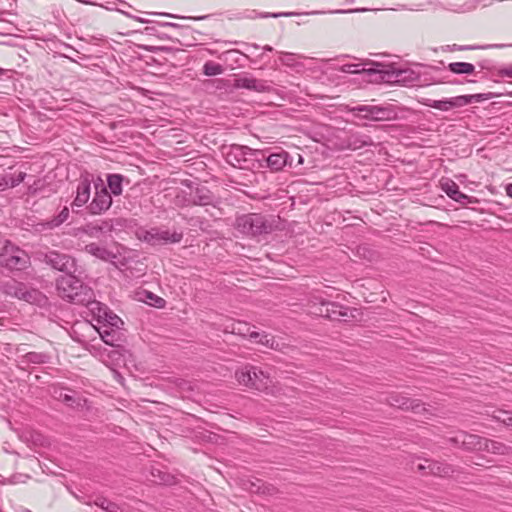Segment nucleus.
Listing matches in <instances>:
<instances>
[{
	"mask_svg": "<svg viewBox=\"0 0 512 512\" xmlns=\"http://www.w3.org/2000/svg\"><path fill=\"white\" fill-rule=\"evenodd\" d=\"M235 378L240 385L252 390L269 395H276L279 392V388L273 384L270 375L254 365L248 364L237 369Z\"/></svg>",
	"mask_w": 512,
	"mask_h": 512,
	"instance_id": "nucleus-1",
	"label": "nucleus"
},
{
	"mask_svg": "<svg viewBox=\"0 0 512 512\" xmlns=\"http://www.w3.org/2000/svg\"><path fill=\"white\" fill-rule=\"evenodd\" d=\"M235 228L245 236L258 237L273 232L276 228V220L273 216L248 213L236 218Z\"/></svg>",
	"mask_w": 512,
	"mask_h": 512,
	"instance_id": "nucleus-2",
	"label": "nucleus"
},
{
	"mask_svg": "<svg viewBox=\"0 0 512 512\" xmlns=\"http://www.w3.org/2000/svg\"><path fill=\"white\" fill-rule=\"evenodd\" d=\"M59 296L76 304H85L92 299V290L83 284L76 273H67L57 279Z\"/></svg>",
	"mask_w": 512,
	"mask_h": 512,
	"instance_id": "nucleus-3",
	"label": "nucleus"
},
{
	"mask_svg": "<svg viewBox=\"0 0 512 512\" xmlns=\"http://www.w3.org/2000/svg\"><path fill=\"white\" fill-rule=\"evenodd\" d=\"M223 154L228 164L235 168L245 170H260L258 156L260 150L251 149L248 146L232 144L225 147Z\"/></svg>",
	"mask_w": 512,
	"mask_h": 512,
	"instance_id": "nucleus-4",
	"label": "nucleus"
},
{
	"mask_svg": "<svg viewBox=\"0 0 512 512\" xmlns=\"http://www.w3.org/2000/svg\"><path fill=\"white\" fill-rule=\"evenodd\" d=\"M309 312L330 320H344L350 316V309L336 302L325 300L319 293H312L308 300Z\"/></svg>",
	"mask_w": 512,
	"mask_h": 512,
	"instance_id": "nucleus-5",
	"label": "nucleus"
},
{
	"mask_svg": "<svg viewBox=\"0 0 512 512\" xmlns=\"http://www.w3.org/2000/svg\"><path fill=\"white\" fill-rule=\"evenodd\" d=\"M379 67V79L386 82L401 83L405 86H421L424 81L420 72L412 68L395 69L382 64H374Z\"/></svg>",
	"mask_w": 512,
	"mask_h": 512,
	"instance_id": "nucleus-6",
	"label": "nucleus"
},
{
	"mask_svg": "<svg viewBox=\"0 0 512 512\" xmlns=\"http://www.w3.org/2000/svg\"><path fill=\"white\" fill-rule=\"evenodd\" d=\"M94 196L87 204L86 210L91 215H100L112 205V197L100 177L94 182Z\"/></svg>",
	"mask_w": 512,
	"mask_h": 512,
	"instance_id": "nucleus-7",
	"label": "nucleus"
},
{
	"mask_svg": "<svg viewBox=\"0 0 512 512\" xmlns=\"http://www.w3.org/2000/svg\"><path fill=\"white\" fill-rule=\"evenodd\" d=\"M29 264L28 254L10 241H7L4 254L0 260V266L9 270H24Z\"/></svg>",
	"mask_w": 512,
	"mask_h": 512,
	"instance_id": "nucleus-8",
	"label": "nucleus"
},
{
	"mask_svg": "<svg viewBox=\"0 0 512 512\" xmlns=\"http://www.w3.org/2000/svg\"><path fill=\"white\" fill-rule=\"evenodd\" d=\"M94 176L88 172L82 173L77 181L75 188V197L71 202L73 211L78 212L79 208L87 206L91 198L92 184L94 185Z\"/></svg>",
	"mask_w": 512,
	"mask_h": 512,
	"instance_id": "nucleus-9",
	"label": "nucleus"
},
{
	"mask_svg": "<svg viewBox=\"0 0 512 512\" xmlns=\"http://www.w3.org/2000/svg\"><path fill=\"white\" fill-rule=\"evenodd\" d=\"M182 233L170 232L159 228H151L139 233V239L152 245H164L167 243H178L182 240Z\"/></svg>",
	"mask_w": 512,
	"mask_h": 512,
	"instance_id": "nucleus-10",
	"label": "nucleus"
},
{
	"mask_svg": "<svg viewBox=\"0 0 512 512\" xmlns=\"http://www.w3.org/2000/svg\"><path fill=\"white\" fill-rule=\"evenodd\" d=\"M44 262L51 266L53 269L67 273H78L81 274L77 267L76 260L64 253L58 251H49L44 255Z\"/></svg>",
	"mask_w": 512,
	"mask_h": 512,
	"instance_id": "nucleus-11",
	"label": "nucleus"
},
{
	"mask_svg": "<svg viewBox=\"0 0 512 512\" xmlns=\"http://www.w3.org/2000/svg\"><path fill=\"white\" fill-rule=\"evenodd\" d=\"M2 291L8 296L33 303L41 296L36 289H29L24 283L14 279L8 280L2 284Z\"/></svg>",
	"mask_w": 512,
	"mask_h": 512,
	"instance_id": "nucleus-12",
	"label": "nucleus"
},
{
	"mask_svg": "<svg viewBox=\"0 0 512 512\" xmlns=\"http://www.w3.org/2000/svg\"><path fill=\"white\" fill-rule=\"evenodd\" d=\"M258 160L259 164H261L260 169L269 168L273 172L281 171L285 166L292 165V158L284 150L270 153L269 155L260 150Z\"/></svg>",
	"mask_w": 512,
	"mask_h": 512,
	"instance_id": "nucleus-13",
	"label": "nucleus"
},
{
	"mask_svg": "<svg viewBox=\"0 0 512 512\" xmlns=\"http://www.w3.org/2000/svg\"><path fill=\"white\" fill-rule=\"evenodd\" d=\"M387 403L392 407L403 410H412L415 414L425 416L428 412L426 405L419 400H414L403 396L400 393H391L386 398Z\"/></svg>",
	"mask_w": 512,
	"mask_h": 512,
	"instance_id": "nucleus-14",
	"label": "nucleus"
},
{
	"mask_svg": "<svg viewBox=\"0 0 512 512\" xmlns=\"http://www.w3.org/2000/svg\"><path fill=\"white\" fill-rule=\"evenodd\" d=\"M233 87L236 89H246L257 93H269L272 91V87L268 84V81L257 79L248 73L237 76L234 79Z\"/></svg>",
	"mask_w": 512,
	"mask_h": 512,
	"instance_id": "nucleus-15",
	"label": "nucleus"
},
{
	"mask_svg": "<svg viewBox=\"0 0 512 512\" xmlns=\"http://www.w3.org/2000/svg\"><path fill=\"white\" fill-rule=\"evenodd\" d=\"M418 470L427 475H434L439 477L450 476L454 470L451 465L439 461L426 459L423 464L417 466Z\"/></svg>",
	"mask_w": 512,
	"mask_h": 512,
	"instance_id": "nucleus-16",
	"label": "nucleus"
},
{
	"mask_svg": "<svg viewBox=\"0 0 512 512\" xmlns=\"http://www.w3.org/2000/svg\"><path fill=\"white\" fill-rule=\"evenodd\" d=\"M449 440L450 442L461 446L463 449L471 451H481L484 437L475 434H469L467 432H460L455 437H452Z\"/></svg>",
	"mask_w": 512,
	"mask_h": 512,
	"instance_id": "nucleus-17",
	"label": "nucleus"
},
{
	"mask_svg": "<svg viewBox=\"0 0 512 512\" xmlns=\"http://www.w3.org/2000/svg\"><path fill=\"white\" fill-rule=\"evenodd\" d=\"M113 229V221L111 219H105L94 223H87L81 228V231L89 237L98 238L101 234L109 233Z\"/></svg>",
	"mask_w": 512,
	"mask_h": 512,
	"instance_id": "nucleus-18",
	"label": "nucleus"
},
{
	"mask_svg": "<svg viewBox=\"0 0 512 512\" xmlns=\"http://www.w3.org/2000/svg\"><path fill=\"white\" fill-rule=\"evenodd\" d=\"M466 99L460 96L445 98L442 100L426 99L424 105L441 111H449L454 108L463 107Z\"/></svg>",
	"mask_w": 512,
	"mask_h": 512,
	"instance_id": "nucleus-19",
	"label": "nucleus"
},
{
	"mask_svg": "<svg viewBox=\"0 0 512 512\" xmlns=\"http://www.w3.org/2000/svg\"><path fill=\"white\" fill-rule=\"evenodd\" d=\"M441 188L451 199L460 204L473 202L471 197L461 192L459 186L452 180L441 182Z\"/></svg>",
	"mask_w": 512,
	"mask_h": 512,
	"instance_id": "nucleus-20",
	"label": "nucleus"
},
{
	"mask_svg": "<svg viewBox=\"0 0 512 512\" xmlns=\"http://www.w3.org/2000/svg\"><path fill=\"white\" fill-rule=\"evenodd\" d=\"M99 334L101 339L107 345L112 347L120 346V342L122 341L123 334L119 328L111 327V326H102L99 329Z\"/></svg>",
	"mask_w": 512,
	"mask_h": 512,
	"instance_id": "nucleus-21",
	"label": "nucleus"
},
{
	"mask_svg": "<svg viewBox=\"0 0 512 512\" xmlns=\"http://www.w3.org/2000/svg\"><path fill=\"white\" fill-rule=\"evenodd\" d=\"M192 203L199 206L215 205L216 199L213 193L204 186L197 187L192 194Z\"/></svg>",
	"mask_w": 512,
	"mask_h": 512,
	"instance_id": "nucleus-22",
	"label": "nucleus"
},
{
	"mask_svg": "<svg viewBox=\"0 0 512 512\" xmlns=\"http://www.w3.org/2000/svg\"><path fill=\"white\" fill-rule=\"evenodd\" d=\"M370 111V120L373 121H389L397 118V113L391 107H383L373 105Z\"/></svg>",
	"mask_w": 512,
	"mask_h": 512,
	"instance_id": "nucleus-23",
	"label": "nucleus"
},
{
	"mask_svg": "<svg viewBox=\"0 0 512 512\" xmlns=\"http://www.w3.org/2000/svg\"><path fill=\"white\" fill-rule=\"evenodd\" d=\"M347 147L351 150H358L366 146L373 145V140L370 136L360 133H353L347 137Z\"/></svg>",
	"mask_w": 512,
	"mask_h": 512,
	"instance_id": "nucleus-24",
	"label": "nucleus"
},
{
	"mask_svg": "<svg viewBox=\"0 0 512 512\" xmlns=\"http://www.w3.org/2000/svg\"><path fill=\"white\" fill-rule=\"evenodd\" d=\"M26 177L25 172H19L17 174H4L0 176V190L7 188H14L24 181Z\"/></svg>",
	"mask_w": 512,
	"mask_h": 512,
	"instance_id": "nucleus-25",
	"label": "nucleus"
},
{
	"mask_svg": "<svg viewBox=\"0 0 512 512\" xmlns=\"http://www.w3.org/2000/svg\"><path fill=\"white\" fill-rule=\"evenodd\" d=\"M84 250L85 252L103 261H108L115 258V255L111 251L96 243L87 244Z\"/></svg>",
	"mask_w": 512,
	"mask_h": 512,
	"instance_id": "nucleus-26",
	"label": "nucleus"
},
{
	"mask_svg": "<svg viewBox=\"0 0 512 512\" xmlns=\"http://www.w3.org/2000/svg\"><path fill=\"white\" fill-rule=\"evenodd\" d=\"M366 64L362 63H349L341 66L340 70L348 74L367 73L368 75L379 74V67L366 68Z\"/></svg>",
	"mask_w": 512,
	"mask_h": 512,
	"instance_id": "nucleus-27",
	"label": "nucleus"
},
{
	"mask_svg": "<svg viewBox=\"0 0 512 512\" xmlns=\"http://www.w3.org/2000/svg\"><path fill=\"white\" fill-rule=\"evenodd\" d=\"M249 338L254 340L257 343L262 344L263 346L271 349H278L279 343L275 339L274 336H271L270 334L266 333H258L256 331H253L249 334Z\"/></svg>",
	"mask_w": 512,
	"mask_h": 512,
	"instance_id": "nucleus-28",
	"label": "nucleus"
},
{
	"mask_svg": "<svg viewBox=\"0 0 512 512\" xmlns=\"http://www.w3.org/2000/svg\"><path fill=\"white\" fill-rule=\"evenodd\" d=\"M125 180V177L121 174H109L107 176V185L110 189V194L114 196H119L122 194L123 188V182Z\"/></svg>",
	"mask_w": 512,
	"mask_h": 512,
	"instance_id": "nucleus-29",
	"label": "nucleus"
},
{
	"mask_svg": "<svg viewBox=\"0 0 512 512\" xmlns=\"http://www.w3.org/2000/svg\"><path fill=\"white\" fill-rule=\"evenodd\" d=\"M508 448L505 444L484 438L482 442V450L493 454L503 455L507 452Z\"/></svg>",
	"mask_w": 512,
	"mask_h": 512,
	"instance_id": "nucleus-30",
	"label": "nucleus"
},
{
	"mask_svg": "<svg viewBox=\"0 0 512 512\" xmlns=\"http://www.w3.org/2000/svg\"><path fill=\"white\" fill-rule=\"evenodd\" d=\"M304 58L302 55L289 53V52H280L279 61L282 65L290 67V68H297V67H303L300 59Z\"/></svg>",
	"mask_w": 512,
	"mask_h": 512,
	"instance_id": "nucleus-31",
	"label": "nucleus"
},
{
	"mask_svg": "<svg viewBox=\"0 0 512 512\" xmlns=\"http://www.w3.org/2000/svg\"><path fill=\"white\" fill-rule=\"evenodd\" d=\"M85 304L89 307V310L93 313V315L97 318L98 322H101L103 318L107 317L108 308L98 301L85 302Z\"/></svg>",
	"mask_w": 512,
	"mask_h": 512,
	"instance_id": "nucleus-32",
	"label": "nucleus"
},
{
	"mask_svg": "<svg viewBox=\"0 0 512 512\" xmlns=\"http://www.w3.org/2000/svg\"><path fill=\"white\" fill-rule=\"evenodd\" d=\"M448 70L454 74H472L475 66L467 62H453L448 65Z\"/></svg>",
	"mask_w": 512,
	"mask_h": 512,
	"instance_id": "nucleus-33",
	"label": "nucleus"
},
{
	"mask_svg": "<svg viewBox=\"0 0 512 512\" xmlns=\"http://www.w3.org/2000/svg\"><path fill=\"white\" fill-rule=\"evenodd\" d=\"M69 218V209L68 207H63L62 210L58 213V215L54 216L52 219L48 220L45 223V226L49 229H53L59 227Z\"/></svg>",
	"mask_w": 512,
	"mask_h": 512,
	"instance_id": "nucleus-34",
	"label": "nucleus"
},
{
	"mask_svg": "<svg viewBox=\"0 0 512 512\" xmlns=\"http://www.w3.org/2000/svg\"><path fill=\"white\" fill-rule=\"evenodd\" d=\"M499 95L500 94H495V93L489 92V93H479V94H472V95H460V97L466 99L465 102L463 103V107H464L466 105L471 104L472 102H481V101H485V100H490Z\"/></svg>",
	"mask_w": 512,
	"mask_h": 512,
	"instance_id": "nucleus-35",
	"label": "nucleus"
},
{
	"mask_svg": "<svg viewBox=\"0 0 512 512\" xmlns=\"http://www.w3.org/2000/svg\"><path fill=\"white\" fill-rule=\"evenodd\" d=\"M224 72V68L222 65L215 63L213 61H207L203 65V74L205 76H216L220 75Z\"/></svg>",
	"mask_w": 512,
	"mask_h": 512,
	"instance_id": "nucleus-36",
	"label": "nucleus"
},
{
	"mask_svg": "<svg viewBox=\"0 0 512 512\" xmlns=\"http://www.w3.org/2000/svg\"><path fill=\"white\" fill-rule=\"evenodd\" d=\"M26 362L33 364H44L49 360V356L41 352H28L24 356Z\"/></svg>",
	"mask_w": 512,
	"mask_h": 512,
	"instance_id": "nucleus-37",
	"label": "nucleus"
},
{
	"mask_svg": "<svg viewBox=\"0 0 512 512\" xmlns=\"http://www.w3.org/2000/svg\"><path fill=\"white\" fill-rule=\"evenodd\" d=\"M231 329H232L231 332L233 334L241 335L243 337H246V336L249 337V334L252 332V331H250L249 325L247 323L241 322V321H237V322L233 323Z\"/></svg>",
	"mask_w": 512,
	"mask_h": 512,
	"instance_id": "nucleus-38",
	"label": "nucleus"
},
{
	"mask_svg": "<svg viewBox=\"0 0 512 512\" xmlns=\"http://www.w3.org/2000/svg\"><path fill=\"white\" fill-rule=\"evenodd\" d=\"M493 418L496 421H499L506 426L512 427V412L505 411V410H498L493 415Z\"/></svg>",
	"mask_w": 512,
	"mask_h": 512,
	"instance_id": "nucleus-39",
	"label": "nucleus"
},
{
	"mask_svg": "<svg viewBox=\"0 0 512 512\" xmlns=\"http://www.w3.org/2000/svg\"><path fill=\"white\" fill-rule=\"evenodd\" d=\"M101 322H103V326H111L116 328H119L120 325L123 324V321L109 310L107 312V317L103 318Z\"/></svg>",
	"mask_w": 512,
	"mask_h": 512,
	"instance_id": "nucleus-40",
	"label": "nucleus"
},
{
	"mask_svg": "<svg viewBox=\"0 0 512 512\" xmlns=\"http://www.w3.org/2000/svg\"><path fill=\"white\" fill-rule=\"evenodd\" d=\"M373 105H360L354 107L352 109L354 115L358 118L370 120V111L368 109H372Z\"/></svg>",
	"mask_w": 512,
	"mask_h": 512,
	"instance_id": "nucleus-41",
	"label": "nucleus"
},
{
	"mask_svg": "<svg viewBox=\"0 0 512 512\" xmlns=\"http://www.w3.org/2000/svg\"><path fill=\"white\" fill-rule=\"evenodd\" d=\"M505 44H494V45H484V46H475V45H460L458 50L459 51H465V50H475V49H487V48H503L506 47Z\"/></svg>",
	"mask_w": 512,
	"mask_h": 512,
	"instance_id": "nucleus-42",
	"label": "nucleus"
},
{
	"mask_svg": "<svg viewBox=\"0 0 512 512\" xmlns=\"http://www.w3.org/2000/svg\"><path fill=\"white\" fill-rule=\"evenodd\" d=\"M147 298L153 301V303L150 304L153 305L154 307L163 308L165 306L166 301L163 298L156 296L151 292H147Z\"/></svg>",
	"mask_w": 512,
	"mask_h": 512,
	"instance_id": "nucleus-43",
	"label": "nucleus"
},
{
	"mask_svg": "<svg viewBox=\"0 0 512 512\" xmlns=\"http://www.w3.org/2000/svg\"><path fill=\"white\" fill-rule=\"evenodd\" d=\"M294 15H298V14L295 12L261 13V14H259V17H261V18H269V17L279 18V17H291Z\"/></svg>",
	"mask_w": 512,
	"mask_h": 512,
	"instance_id": "nucleus-44",
	"label": "nucleus"
},
{
	"mask_svg": "<svg viewBox=\"0 0 512 512\" xmlns=\"http://www.w3.org/2000/svg\"><path fill=\"white\" fill-rule=\"evenodd\" d=\"M60 398L63 402H65L68 406L75 407L80 405V400H76L72 395L69 394H60Z\"/></svg>",
	"mask_w": 512,
	"mask_h": 512,
	"instance_id": "nucleus-45",
	"label": "nucleus"
},
{
	"mask_svg": "<svg viewBox=\"0 0 512 512\" xmlns=\"http://www.w3.org/2000/svg\"><path fill=\"white\" fill-rule=\"evenodd\" d=\"M499 75L503 76V77L506 76V77L512 78V65H510L509 67L500 69Z\"/></svg>",
	"mask_w": 512,
	"mask_h": 512,
	"instance_id": "nucleus-46",
	"label": "nucleus"
},
{
	"mask_svg": "<svg viewBox=\"0 0 512 512\" xmlns=\"http://www.w3.org/2000/svg\"><path fill=\"white\" fill-rule=\"evenodd\" d=\"M367 9L365 8H358V9H348V10H336L334 13H354V12H364Z\"/></svg>",
	"mask_w": 512,
	"mask_h": 512,
	"instance_id": "nucleus-47",
	"label": "nucleus"
},
{
	"mask_svg": "<svg viewBox=\"0 0 512 512\" xmlns=\"http://www.w3.org/2000/svg\"><path fill=\"white\" fill-rule=\"evenodd\" d=\"M225 54H226V55H231V54H241V55H243L244 57H246L247 59H249L251 62H254L252 59H250V58H249V56H248V55H246V54H244V53L240 52V51H239V50H237V49L228 50V51H226V52H225Z\"/></svg>",
	"mask_w": 512,
	"mask_h": 512,
	"instance_id": "nucleus-48",
	"label": "nucleus"
},
{
	"mask_svg": "<svg viewBox=\"0 0 512 512\" xmlns=\"http://www.w3.org/2000/svg\"><path fill=\"white\" fill-rule=\"evenodd\" d=\"M459 46L460 45H457V44L447 45V46L443 47V51H459L458 50Z\"/></svg>",
	"mask_w": 512,
	"mask_h": 512,
	"instance_id": "nucleus-49",
	"label": "nucleus"
},
{
	"mask_svg": "<svg viewBox=\"0 0 512 512\" xmlns=\"http://www.w3.org/2000/svg\"><path fill=\"white\" fill-rule=\"evenodd\" d=\"M506 193L508 196L512 197V183L506 186Z\"/></svg>",
	"mask_w": 512,
	"mask_h": 512,
	"instance_id": "nucleus-50",
	"label": "nucleus"
},
{
	"mask_svg": "<svg viewBox=\"0 0 512 512\" xmlns=\"http://www.w3.org/2000/svg\"><path fill=\"white\" fill-rule=\"evenodd\" d=\"M115 355H120L119 352L115 349L109 351V353H108L109 357H114Z\"/></svg>",
	"mask_w": 512,
	"mask_h": 512,
	"instance_id": "nucleus-51",
	"label": "nucleus"
},
{
	"mask_svg": "<svg viewBox=\"0 0 512 512\" xmlns=\"http://www.w3.org/2000/svg\"><path fill=\"white\" fill-rule=\"evenodd\" d=\"M161 25L162 26H170V27H179L178 24L170 23V22H165V23H162Z\"/></svg>",
	"mask_w": 512,
	"mask_h": 512,
	"instance_id": "nucleus-52",
	"label": "nucleus"
},
{
	"mask_svg": "<svg viewBox=\"0 0 512 512\" xmlns=\"http://www.w3.org/2000/svg\"><path fill=\"white\" fill-rule=\"evenodd\" d=\"M79 2H82V3H85V4H91V5H94L95 2L93 1H89V0H78Z\"/></svg>",
	"mask_w": 512,
	"mask_h": 512,
	"instance_id": "nucleus-53",
	"label": "nucleus"
},
{
	"mask_svg": "<svg viewBox=\"0 0 512 512\" xmlns=\"http://www.w3.org/2000/svg\"><path fill=\"white\" fill-rule=\"evenodd\" d=\"M263 50H264V51H269V52H270V51H272V50H273V48H272L271 46H269V45H265V46L263 47Z\"/></svg>",
	"mask_w": 512,
	"mask_h": 512,
	"instance_id": "nucleus-54",
	"label": "nucleus"
},
{
	"mask_svg": "<svg viewBox=\"0 0 512 512\" xmlns=\"http://www.w3.org/2000/svg\"><path fill=\"white\" fill-rule=\"evenodd\" d=\"M132 18H134V16ZM135 19H137L141 23H145L146 22V20H144L142 18L135 17Z\"/></svg>",
	"mask_w": 512,
	"mask_h": 512,
	"instance_id": "nucleus-55",
	"label": "nucleus"
},
{
	"mask_svg": "<svg viewBox=\"0 0 512 512\" xmlns=\"http://www.w3.org/2000/svg\"><path fill=\"white\" fill-rule=\"evenodd\" d=\"M250 46H252V47H253V48H255V49L260 48V46H259L258 44H255V43H254V44H251Z\"/></svg>",
	"mask_w": 512,
	"mask_h": 512,
	"instance_id": "nucleus-56",
	"label": "nucleus"
},
{
	"mask_svg": "<svg viewBox=\"0 0 512 512\" xmlns=\"http://www.w3.org/2000/svg\"><path fill=\"white\" fill-rule=\"evenodd\" d=\"M318 13H319L318 11H312L309 14H318Z\"/></svg>",
	"mask_w": 512,
	"mask_h": 512,
	"instance_id": "nucleus-57",
	"label": "nucleus"
},
{
	"mask_svg": "<svg viewBox=\"0 0 512 512\" xmlns=\"http://www.w3.org/2000/svg\"><path fill=\"white\" fill-rule=\"evenodd\" d=\"M122 14H125V11H122ZM126 15L129 16V17H132L131 15H129L127 13H126Z\"/></svg>",
	"mask_w": 512,
	"mask_h": 512,
	"instance_id": "nucleus-58",
	"label": "nucleus"
},
{
	"mask_svg": "<svg viewBox=\"0 0 512 512\" xmlns=\"http://www.w3.org/2000/svg\"><path fill=\"white\" fill-rule=\"evenodd\" d=\"M507 95L512 97V92H507Z\"/></svg>",
	"mask_w": 512,
	"mask_h": 512,
	"instance_id": "nucleus-59",
	"label": "nucleus"
},
{
	"mask_svg": "<svg viewBox=\"0 0 512 512\" xmlns=\"http://www.w3.org/2000/svg\"><path fill=\"white\" fill-rule=\"evenodd\" d=\"M353 1H354V0H347V2H351V3H352Z\"/></svg>",
	"mask_w": 512,
	"mask_h": 512,
	"instance_id": "nucleus-60",
	"label": "nucleus"
},
{
	"mask_svg": "<svg viewBox=\"0 0 512 512\" xmlns=\"http://www.w3.org/2000/svg\"><path fill=\"white\" fill-rule=\"evenodd\" d=\"M0 512H3V511H0Z\"/></svg>",
	"mask_w": 512,
	"mask_h": 512,
	"instance_id": "nucleus-61",
	"label": "nucleus"
}]
</instances>
